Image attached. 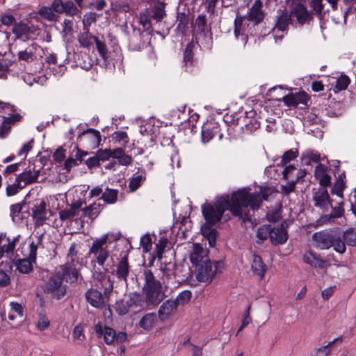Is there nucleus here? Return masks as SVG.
I'll return each mask as SVG.
<instances>
[{
  "mask_svg": "<svg viewBox=\"0 0 356 356\" xmlns=\"http://www.w3.org/2000/svg\"><path fill=\"white\" fill-rule=\"evenodd\" d=\"M190 261L195 268L196 280L200 282L211 283L213 280L221 273L224 266L222 261L210 259L208 252L199 243H193V251L190 254Z\"/></svg>",
  "mask_w": 356,
  "mask_h": 356,
  "instance_id": "f257e3e1",
  "label": "nucleus"
},
{
  "mask_svg": "<svg viewBox=\"0 0 356 356\" xmlns=\"http://www.w3.org/2000/svg\"><path fill=\"white\" fill-rule=\"evenodd\" d=\"M231 199L232 202L231 213L234 216L241 218L243 222L250 220V218L248 213L243 212V208L247 209L250 207L253 210L258 209L263 202L260 195L249 193L245 189H240L236 192H233L231 195Z\"/></svg>",
  "mask_w": 356,
  "mask_h": 356,
  "instance_id": "f03ea898",
  "label": "nucleus"
},
{
  "mask_svg": "<svg viewBox=\"0 0 356 356\" xmlns=\"http://www.w3.org/2000/svg\"><path fill=\"white\" fill-rule=\"evenodd\" d=\"M232 202L229 195L216 198L213 204L205 202L202 205V212L205 220L204 223L216 225L223 218L225 211H231Z\"/></svg>",
  "mask_w": 356,
  "mask_h": 356,
  "instance_id": "7ed1b4c3",
  "label": "nucleus"
},
{
  "mask_svg": "<svg viewBox=\"0 0 356 356\" xmlns=\"http://www.w3.org/2000/svg\"><path fill=\"white\" fill-rule=\"evenodd\" d=\"M143 275L145 284L142 291L145 295V302L147 306L156 307L165 298L161 283L155 278L151 270H145Z\"/></svg>",
  "mask_w": 356,
  "mask_h": 356,
  "instance_id": "20e7f679",
  "label": "nucleus"
},
{
  "mask_svg": "<svg viewBox=\"0 0 356 356\" xmlns=\"http://www.w3.org/2000/svg\"><path fill=\"white\" fill-rule=\"evenodd\" d=\"M312 239L322 250L333 247L334 250L339 254L346 252V248L343 241L341 240V231L339 228L316 232L312 235Z\"/></svg>",
  "mask_w": 356,
  "mask_h": 356,
  "instance_id": "39448f33",
  "label": "nucleus"
},
{
  "mask_svg": "<svg viewBox=\"0 0 356 356\" xmlns=\"http://www.w3.org/2000/svg\"><path fill=\"white\" fill-rule=\"evenodd\" d=\"M263 6L261 0H256L249 9L247 15H241L238 12L236 13L234 19V35L236 38L238 37L239 31L241 30L243 23L245 19L252 23L253 26H257L263 22L266 15L262 10Z\"/></svg>",
  "mask_w": 356,
  "mask_h": 356,
  "instance_id": "423d86ee",
  "label": "nucleus"
},
{
  "mask_svg": "<svg viewBox=\"0 0 356 356\" xmlns=\"http://www.w3.org/2000/svg\"><path fill=\"white\" fill-rule=\"evenodd\" d=\"M63 279L60 272L52 273L42 286L43 292L51 298L60 300L66 294V285L63 284Z\"/></svg>",
  "mask_w": 356,
  "mask_h": 356,
  "instance_id": "0eeeda50",
  "label": "nucleus"
},
{
  "mask_svg": "<svg viewBox=\"0 0 356 356\" xmlns=\"http://www.w3.org/2000/svg\"><path fill=\"white\" fill-rule=\"evenodd\" d=\"M290 14L292 19H294V26H302L304 24H309L314 19V12L308 10L302 2H298L295 5H290Z\"/></svg>",
  "mask_w": 356,
  "mask_h": 356,
  "instance_id": "6e6552de",
  "label": "nucleus"
},
{
  "mask_svg": "<svg viewBox=\"0 0 356 356\" xmlns=\"http://www.w3.org/2000/svg\"><path fill=\"white\" fill-rule=\"evenodd\" d=\"M100 132L93 128H88L81 132L77 137V142L84 148L94 149L101 145Z\"/></svg>",
  "mask_w": 356,
  "mask_h": 356,
  "instance_id": "1a4fd4ad",
  "label": "nucleus"
},
{
  "mask_svg": "<svg viewBox=\"0 0 356 356\" xmlns=\"http://www.w3.org/2000/svg\"><path fill=\"white\" fill-rule=\"evenodd\" d=\"M260 117L257 114L254 110L245 112L243 118H238L236 120V124L240 125L242 132L245 134H250L260 127Z\"/></svg>",
  "mask_w": 356,
  "mask_h": 356,
  "instance_id": "9d476101",
  "label": "nucleus"
},
{
  "mask_svg": "<svg viewBox=\"0 0 356 356\" xmlns=\"http://www.w3.org/2000/svg\"><path fill=\"white\" fill-rule=\"evenodd\" d=\"M312 200L314 206L323 212L328 211L332 207V200L328 193L327 188H318L316 191H314Z\"/></svg>",
  "mask_w": 356,
  "mask_h": 356,
  "instance_id": "9b49d317",
  "label": "nucleus"
},
{
  "mask_svg": "<svg viewBox=\"0 0 356 356\" xmlns=\"http://www.w3.org/2000/svg\"><path fill=\"white\" fill-rule=\"evenodd\" d=\"M53 8L55 13L65 14L66 16L73 17L81 13L80 9L71 0L65 2L62 0H54Z\"/></svg>",
  "mask_w": 356,
  "mask_h": 356,
  "instance_id": "f8f14e48",
  "label": "nucleus"
},
{
  "mask_svg": "<svg viewBox=\"0 0 356 356\" xmlns=\"http://www.w3.org/2000/svg\"><path fill=\"white\" fill-rule=\"evenodd\" d=\"M309 100V95L304 91L288 94L282 99V101H283L288 107L294 108L298 107L300 104L307 106Z\"/></svg>",
  "mask_w": 356,
  "mask_h": 356,
  "instance_id": "ddd939ff",
  "label": "nucleus"
},
{
  "mask_svg": "<svg viewBox=\"0 0 356 356\" xmlns=\"http://www.w3.org/2000/svg\"><path fill=\"white\" fill-rule=\"evenodd\" d=\"M329 170V168L322 163H318L316 167L314 177L319 182V188H327L331 186L332 177L328 174Z\"/></svg>",
  "mask_w": 356,
  "mask_h": 356,
  "instance_id": "4468645a",
  "label": "nucleus"
},
{
  "mask_svg": "<svg viewBox=\"0 0 356 356\" xmlns=\"http://www.w3.org/2000/svg\"><path fill=\"white\" fill-rule=\"evenodd\" d=\"M220 131V127L215 121L207 122L202 126V141L204 143L209 142Z\"/></svg>",
  "mask_w": 356,
  "mask_h": 356,
  "instance_id": "2eb2a0df",
  "label": "nucleus"
},
{
  "mask_svg": "<svg viewBox=\"0 0 356 356\" xmlns=\"http://www.w3.org/2000/svg\"><path fill=\"white\" fill-rule=\"evenodd\" d=\"M303 261L313 268H327L330 264L318 257L313 252L309 250L303 256Z\"/></svg>",
  "mask_w": 356,
  "mask_h": 356,
  "instance_id": "dca6fc26",
  "label": "nucleus"
},
{
  "mask_svg": "<svg viewBox=\"0 0 356 356\" xmlns=\"http://www.w3.org/2000/svg\"><path fill=\"white\" fill-rule=\"evenodd\" d=\"M85 297L87 302L95 308H102L104 305V299L102 293L97 289H88Z\"/></svg>",
  "mask_w": 356,
  "mask_h": 356,
  "instance_id": "f3484780",
  "label": "nucleus"
},
{
  "mask_svg": "<svg viewBox=\"0 0 356 356\" xmlns=\"http://www.w3.org/2000/svg\"><path fill=\"white\" fill-rule=\"evenodd\" d=\"M280 14L277 17L275 28L279 31H284L289 24H291L294 26V19H292L290 12H289L286 8L284 10H279Z\"/></svg>",
  "mask_w": 356,
  "mask_h": 356,
  "instance_id": "a211bd4d",
  "label": "nucleus"
},
{
  "mask_svg": "<svg viewBox=\"0 0 356 356\" xmlns=\"http://www.w3.org/2000/svg\"><path fill=\"white\" fill-rule=\"evenodd\" d=\"M214 225L204 223L201 226L200 232L202 235L205 238L211 248L215 247L216 244V238L218 235V231L213 228Z\"/></svg>",
  "mask_w": 356,
  "mask_h": 356,
  "instance_id": "6ab92c4d",
  "label": "nucleus"
},
{
  "mask_svg": "<svg viewBox=\"0 0 356 356\" xmlns=\"http://www.w3.org/2000/svg\"><path fill=\"white\" fill-rule=\"evenodd\" d=\"M289 238L287 230L282 229V228L271 227L270 232V242L275 245L284 244Z\"/></svg>",
  "mask_w": 356,
  "mask_h": 356,
  "instance_id": "aec40b11",
  "label": "nucleus"
},
{
  "mask_svg": "<svg viewBox=\"0 0 356 356\" xmlns=\"http://www.w3.org/2000/svg\"><path fill=\"white\" fill-rule=\"evenodd\" d=\"M177 26L176 28V31L177 33H180L182 35H184L188 29V26L189 24V10H187V12H186V10L184 9V11H180L179 9L177 12Z\"/></svg>",
  "mask_w": 356,
  "mask_h": 356,
  "instance_id": "412c9836",
  "label": "nucleus"
},
{
  "mask_svg": "<svg viewBox=\"0 0 356 356\" xmlns=\"http://www.w3.org/2000/svg\"><path fill=\"white\" fill-rule=\"evenodd\" d=\"M29 209L32 210V217L36 218L37 216L47 215V204L43 200H35L33 202H28Z\"/></svg>",
  "mask_w": 356,
  "mask_h": 356,
  "instance_id": "4be33fe9",
  "label": "nucleus"
},
{
  "mask_svg": "<svg viewBox=\"0 0 356 356\" xmlns=\"http://www.w3.org/2000/svg\"><path fill=\"white\" fill-rule=\"evenodd\" d=\"M61 268L62 272H60V275L63 280L65 278L66 282H69L70 284L75 283L77 281L79 273L74 266L71 265H65Z\"/></svg>",
  "mask_w": 356,
  "mask_h": 356,
  "instance_id": "5701e85b",
  "label": "nucleus"
},
{
  "mask_svg": "<svg viewBox=\"0 0 356 356\" xmlns=\"http://www.w3.org/2000/svg\"><path fill=\"white\" fill-rule=\"evenodd\" d=\"M129 273V265L128 257L126 255L121 259L117 266L116 276L119 280H122L127 283Z\"/></svg>",
  "mask_w": 356,
  "mask_h": 356,
  "instance_id": "b1692460",
  "label": "nucleus"
},
{
  "mask_svg": "<svg viewBox=\"0 0 356 356\" xmlns=\"http://www.w3.org/2000/svg\"><path fill=\"white\" fill-rule=\"evenodd\" d=\"M320 161L321 154L312 149L306 150L302 154L300 157V162L302 165H311L312 162L318 164Z\"/></svg>",
  "mask_w": 356,
  "mask_h": 356,
  "instance_id": "393cba45",
  "label": "nucleus"
},
{
  "mask_svg": "<svg viewBox=\"0 0 356 356\" xmlns=\"http://www.w3.org/2000/svg\"><path fill=\"white\" fill-rule=\"evenodd\" d=\"M176 302L172 299H168L163 302L159 309V317L163 319L164 316H170L177 309Z\"/></svg>",
  "mask_w": 356,
  "mask_h": 356,
  "instance_id": "a878e982",
  "label": "nucleus"
},
{
  "mask_svg": "<svg viewBox=\"0 0 356 356\" xmlns=\"http://www.w3.org/2000/svg\"><path fill=\"white\" fill-rule=\"evenodd\" d=\"M252 270L254 275L263 279L267 270V266L264 263L261 257L259 255H254L253 262L251 266Z\"/></svg>",
  "mask_w": 356,
  "mask_h": 356,
  "instance_id": "bb28decb",
  "label": "nucleus"
},
{
  "mask_svg": "<svg viewBox=\"0 0 356 356\" xmlns=\"http://www.w3.org/2000/svg\"><path fill=\"white\" fill-rule=\"evenodd\" d=\"M38 47H39V45L34 42L25 50L19 51L17 54L19 60H24L28 63L33 61Z\"/></svg>",
  "mask_w": 356,
  "mask_h": 356,
  "instance_id": "cd10ccee",
  "label": "nucleus"
},
{
  "mask_svg": "<svg viewBox=\"0 0 356 356\" xmlns=\"http://www.w3.org/2000/svg\"><path fill=\"white\" fill-rule=\"evenodd\" d=\"M53 8V3L51 6H42L38 12V14L43 19L49 21L55 22L58 20V15L56 14Z\"/></svg>",
  "mask_w": 356,
  "mask_h": 356,
  "instance_id": "c85d7f7f",
  "label": "nucleus"
},
{
  "mask_svg": "<svg viewBox=\"0 0 356 356\" xmlns=\"http://www.w3.org/2000/svg\"><path fill=\"white\" fill-rule=\"evenodd\" d=\"M12 33L15 35V40H17L22 38L24 35H29L32 33L33 31H31V27L28 26V24L21 21L15 24V26L12 29Z\"/></svg>",
  "mask_w": 356,
  "mask_h": 356,
  "instance_id": "c756f323",
  "label": "nucleus"
},
{
  "mask_svg": "<svg viewBox=\"0 0 356 356\" xmlns=\"http://www.w3.org/2000/svg\"><path fill=\"white\" fill-rule=\"evenodd\" d=\"M35 261L29 260V258L19 259L15 265L17 269L22 274H29L33 270V264Z\"/></svg>",
  "mask_w": 356,
  "mask_h": 356,
  "instance_id": "7c9ffc66",
  "label": "nucleus"
},
{
  "mask_svg": "<svg viewBox=\"0 0 356 356\" xmlns=\"http://www.w3.org/2000/svg\"><path fill=\"white\" fill-rule=\"evenodd\" d=\"M108 238L109 234H106L100 238H97L96 240L93 241L92 246L90 248V253L97 255V253L101 252L102 250L106 249V248L104 246L106 244Z\"/></svg>",
  "mask_w": 356,
  "mask_h": 356,
  "instance_id": "2f4dec72",
  "label": "nucleus"
},
{
  "mask_svg": "<svg viewBox=\"0 0 356 356\" xmlns=\"http://www.w3.org/2000/svg\"><path fill=\"white\" fill-rule=\"evenodd\" d=\"M341 240L349 246H356V229L350 228L343 233L341 232Z\"/></svg>",
  "mask_w": 356,
  "mask_h": 356,
  "instance_id": "473e14b6",
  "label": "nucleus"
},
{
  "mask_svg": "<svg viewBox=\"0 0 356 356\" xmlns=\"http://www.w3.org/2000/svg\"><path fill=\"white\" fill-rule=\"evenodd\" d=\"M165 3L163 1L157 0L153 7V18L157 22H160L165 16Z\"/></svg>",
  "mask_w": 356,
  "mask_h": 356,
  "instance_id": "72a5a7b5",
  "label": "nucleus"
},
{
  "mask_svg": "<svg viewBox=\"0 0 356 356\" xmlns=\"http://www.w3.org/2000/svg\"><path fill=\"white\" fill-rule=\"evenodd\" d=\"M342 175L345 177V173L343 172L341 175L338 176L330 190L331 194L337 195L338 197L341 198H343V192L346 187V184L343 180Z\"/></svg>",
  "mask_w": 356,
  "mask_h": 356,
  "instance_id": "f704fd0d",
  "label": "nucleus"
},
{
  "mask_svg": "<svg viewBox=\"0 0 356 356\" xmlns=\"http://www.w3.org/2000/svg\"><path fill=\"white\" fill-rule=\"evenodd\" d=\"M156 314L154 313L146 314L139 321L138 325L146 331L150 330L154 325Z\"/></svg>",
  "mask_w": 356,
  "mask_h": 356,
  "instance_id": "c9c22d12",
  "label": "nucleus"
},
{
  "mask_svg": "<svg viewBox=\"0 0 356 356\" xmlns=\"http://www.w3.org/2000/svg\"><path fill=\"white\" fill-rule=\"evenodd\" d=\"M194 43L193 42H190L187 44L186 49L184 51L183 61L185 65L191 66L194 62L193 60V49H194Z\"/></svg>",
  "mask_w": 356,
  "mask_h": 356,
  "instance_id": "e433bc0d",
  "label": "nucleus"
},
{
  "mask_svg": "<svg viewBox=\"0 0 356 356\" xmlns=\"http://www.w3.org/2000/svg\"><path fill=\"white\" fill-rule=\"evenodd\" d=\"M93 40L95 42L97 49L102 57V58L104 60L103 65L105 67H107V49L106 47V44L104 42H102L98 37L93 36Z\"/></svg>",
  "mask_w": 356,
  "mask_h": 356,
  "instance_id": "4c0bfd02",
  "label": "nucleus"
},
{
  "mask_svg": "<svg viewBox=\"0 0 356 356\" xmlns=\"http://www.w3.org/2000/svg\"><path fill=\"white\" fill-rule=\"evenodd\" d=\"M118 191L106 188L105 192L102 195V199L106 204H114L117 201Z\"/></svg>",
  "mask_w": 356,
  "mask_h": 356,
  "instance_id": "58836bf2",
  "label": "nucleus"
},
{
  "mask_svg": "<svg viewBox=\"0 0 356 356\" xmlns=\"http://www.w3.org/2000/svg\"><path fill=\"white\" fill-rule=\"evenodd\" d=\"M207 20L206 15H199L194 24V31H196L199 33L205 35V31L207 28Z\"/></svg>",
  "mask_w": 356,
  "mask_h": 356,
  "instance_id": "ea45409f",
  "label": "nucleus"
},
{
  "mask_svg": "<svg viewBox=\"0 0 356 356\" xmlns=\"http://www.w3.org/2000/svg\"><path fill=\"white\" fill-rule=\"evenodd\" d=\"M271 227L270 225L267 224L260 226L257 231V237L261 241H266L268 238L270 239Z\"/></svg>",
  "mask_w": 356,
  "mask_h": 356,
  "instance_id": "a19ab883",
  "label": "nucleus"
},
{
  "mask_svg": "<svg viewBox=\"0 0 356 356\" xmlns=\"http://www.w3.org/2000/svg\"><path fill=\"white\" fill-rule=\"evenodd\" d=\"M1 249L6 253V257L9 259V262L8 264V269L12 270L13 264L15 261V259L13 257L14 256L15 248H14L13 245L8 242V244L2 245Z\"/></svg>",
  "mask_w": 356,
  "mask_h": 356,
  "instance_id": "79ce46f5",
  "label": "nucleus"
},
{
  "mask_svg": "<svg viewBox=\"0 0 356 356\" xmlns=\"http://www.w3.org/2000/svg\"><path fill=\"white\" fill-rule=\"evenodd\" d=\"M168 243V239L166 237H161L157 243L155 244V250L153 252L156 253L157 258L161 260L163 257V254L165 248Z\"/></svg>",
  "mask_w": 356,
  "mask_h": 356,
  "instance_id": "37998d69",
  "label": "nucleus"
},
{
  "mask_svg": "<svg viewBox=\"0 0 356 356\" xmlns=\"http://www.w3.org/2000/svg\"><path fill=\"white\" fill-rule=\"evenodd\" d=\"M299 152L298 149H291L286 151L281 158L282 166L286 165L290 161L294 160L298 156Z\"/></svg>",
  "mask_w": 356,
  "mask_h": 356,
  "instance_id": "c03bdc74",
  "label": "nucleus"
},
{
  "mask_svg": "<svg viewBox=\"0 0 356 356\" xmlns=\"http://www.w3.org/2000/svg\"><path fill=\"white\" fill-rule=\"evenodd\" d=\"M142 300L143 297L140 293L133 292L129 294V300H127L125 302L129 309L131 307H137L140 305Z\"/></svg>",
  "mask_w": 356,
  "mask_h": 356,
  "instance_id": "a18cd8bd",
  "label": "nucleus"
},
{
  "mask_svg": "<svg viewBox=\"0 0 356 356\" xmlns=\"http://www.w3.org/2000/svg\"><path fill=\"white\" fill-rule=\"evenodd\" d=\"M92 40H93V36L90 35L89 30H83L78 38L80 45L86 48H89L92 45Z\"/></svg>",
  "mask_w": 356,
  "mask_h": 356,
  "instance_id": "49530a36",
  "label": "nucleus"
},
{
  "mask_svg": "<svg viewBox=\"0 0 356 356\" xmlns=\"http://www.w3.org/2000/svg\"><path fill=\"white\" fill-rule=\"evenodd\" d=\"M97 17H99V15L96 14L94 12L86 13L83 15V18L82 20L83 26V30H89V28L91 26L92 23L96 22Z\"/></svg>",
  "mask_w": 356,
  "mask_h": 356,
  "instance_id": "de8ad7c7",
  "label": "nucleus"
},
{
  "mask_svg": "<svg viewBox=\"0 0 356 356\" xmlns=\"http://www.w3.org/2000/svg\"><path fill=\"white\" fill-rule=\"evenodd\" d=\"M192 297V293L189 290H185L181 291L177 296V298L175 300V302H176L177 305H184L186 303H188Z\"/></svg>",
  "mask_w": 356,
  "mask_h": 356,
  "instance_id": "09e8293b",
  "label": "nucleus"
},
{
  "mask_svg": "<svg viewBox=\"0 0 356 356\" xmlns=\"http://www.w3.org/2000/svg\"><path fill=\"white\" fill-rule=\"evenodd\" d=\"M116 332L112 327L104 326V339L106 344L110 345L115 341Z\"/></svg>",
  "mask_w": 356,
  "mask_h": 356,
  "instance_id": "8fccbe9b",
  "label": "nucleus"
},
{
  "mask_svg": "<svg viewBox=\"0 0 356 356\" xmlns=\"http://www.w3.org/2000/svg\"><path fill=\"white\" fill-rule=\"evenodd\" d=\"M338 341L342 342L341 337L334 339L333 341L329 342V343L326 346L318 348L314 356H319L321 354L324 356H327L330 353V346Z\"/></svg>",
  "mask_w": 356,
  "mask_h": 356,
  "instance_id": "3c124183",
  "label": "nucleus"
},
{
  "mask_svg": "<svg viewBox=\"0 0 356 356\" xmlns=\"http://www.w3.org/2000/svg\"><path fill=\"white\" fill-rule=\"evenodd\" d=\"M266 220L270 222H277L282 218V208L268 211L266 216Z\"/></svg>",
  "mask_w": 356,
  "mask_h": 356,
  "instance_id": "603ef678",
  "label": "nucleus"
},
{
  "mask_svg": "<svg viewBox=\"0 0 356 356\" xmlns=\"http://www.w3.org/2000/svg\"><path fill=\"white\" fill-rule=\"evenodd\" d=\"M278 193L277 190L272 187L268 186H264L260 187L259 193H258V195H260L262 200L268 201L270 199V197L273 194Z\"/></svg>",
  "mask_w": 356,
  "mask_h": 356,
  "instance_id": "864d4df0",
  "label": "nucleus"
},
{
  "mask_svg": "<svg viewBox=\"0 0 356 356\" xmlns=\"http://www.w3.org/2000/svg\"><path fill=\"white\" fill-rule=\"evenodd\" d=\"M113 307L117 314L120 316H124L127 314L129 310L128 306L126 305V302L122 299L116 300Z\"/></svg>",
  "mask_w": 356,
  "mask_h": 356,
  "instance_id": "5fc2aeb1",
  "label": "nucleus"
},
{
  "mask_svg": "<svg viewBox=\"0 0 356 356\" xmlns=\"http://www.w3.org/2000/svg\"><path fill=\"white\" fill-rule=\"evenodd\" d=\"M140 242L144 253L150 252L152 246V241L149 234H145L141 237Z\"/></svg>",
  "mask_w": 356,
  "mask_h": 356,
  "instance_id": "6e6d98bb",
  "label": "nucleus"
},
{
  "mask_svg": "<svg viewBox=\"0 0 356 356\" xmlns=\"http://www.w3.org/2000/svg\"><path fill=\"white\" fill-rule=\"evenodd\" d=\"M145 177L141 175H137L133 177L129 184V188L131 192L136 191L142 184L143 181H145Z\"/></svg>",
  "mask_w": 356,
  "mask_h": 356,
  "instance_id": "4d7b16f0",
  "label": "nucleus"
},
{
  "mask_svg": "<svg viewBox=\"0 0 356 356\" xmlns=\"http://www.w3.org/2000/svg\"><path fill=\"white\" fill-rule=\"evenodd\" d=\"M310 6L313 8L314 15L316 14L319 17V19L321 20L323 9V0H312Z\"/></svg>",
  "mask_w": 356,
  "mask_h": 356,
  "instance_id": "13d9d810",
  "label": "nucleus"
},
{
  "mask_svg": "<svg viewBox=\"0 0 356 356\" xmlns=\"http://www.w3.org/2000/svg\"><path fill=\"white\" fill-rule=\"evenodd\" d=\"M16 182L24 181L25 185L33 184V179L31 178V170H29L23 172L22 173L17 175L15 179Z\"/></svg>",
  "mask_w": 356,
  "mask_h": 356,
  "instance_id": "bf43d9fd",
  "label": "nucleus"
},
{
  "mask_svg": "<svg viewBox=\"0 0 356 356\" xmlns=\"http://www.w3.org/2000/svg\"><path fill=\"white\" fill-rule=\"evenodd\" d=\"M350 80L346 75H341L336 81L335 88L338 90H346L350 84Z\"/></svg>",
  "mask_w": 356,
  "mask_h": 356,
  "instance_id": "052dcab7",
  "label": "nucleus"
},
{
  "mask_svg": "<svg viewBox=\"0 0 356 356\" xmlns=\"http://www.w3.org/2000/svg\"><path fill=\"white\" fill-rule=\"evenodd\" d=\"M73 22L72 19H65L63 23V30L62 35L63 37H66L67 35L72 36L73 34Z\"/></svg>",
  "mask_w": 356,
  "mask_h": 356,
  "instance_id": "680f3d73",
  "label": "nucleus"
},
{
  "mask_svg": "<svg viewBox=\"0 0 356 356\" xmlns=\"http://www.w3.org/2000/svg\"><path fill=\"white\" fill-rule=\"evenodd\" d=\"M10 216L12 217V219L14 222L16 221V218H18L19 220H22L23 217H19V214L22 213L23 209L22 207V205L19 204H12L10 207Z\"/></svg>",
  "mask_w": 356,
  "mask_h": 356,
  "instance_id": "e2e57ef3",
  "label": "nucleus"
},
{
  "mask_svg": "<svg viewBox=\"0 0 356 356\" xmlns=\"http://www.w3.org/2000/svg\"><path fill=\"white\" fill-rule=\"evenodd\" d=\"M78 212H74L72 209L70 207V209L62 210L59 212V218L60 220L63 222L71 219L75 216H76Z\"/></svg>",
  "mask_w": 356,
  "mask_h": 356,
  "instance_id": "0e129e2a",
  "label": "nucleus"
},
{
  "mask_svg": "<svg viewBox=\"0 0 356 356\" xmlns=\"http://www.w3.org/2000/svg\"><path fill=\"white\" fill-rule=\"evenodd\" d=\"M96 154L100 162L108 161L112 156L111 149H99L97 151Z\"/></svg>",
  "mask_w": 356,
  "mask_h": 356,
  "instance_id": "69168bd1",
  "label": "nucleus"
},
{
  "mask_svg": "<svg viewBox=\"0 0 356 356\" xmlns=\"http://www.w3.org/2000/svg\"><path fill=\"white\" fill-rule=\"evenodd\" d=\"M65 149L63 147H58L53 154V159L57 163L63 161L65 159Z\"/></svg>",
  "mask_w": 356,
  "mask_h": 356,
  "instance_id": "338daca9",
  "label": "nucleus"
},
{
  "mask_svg": "<svg viewBox=\"0 0 356 356\" xmlns=\"http://www.w3.org/2000/svg\"><path fill=\"white\" fill-rule=\"evenodd\" d=\"M296 184V183L292 180L289 181L286 185H281V193L285 195H289L291 193L295 191Z\"/></svg>",
  "mask_w": 356,
  "mask_h": 356,
  "instance_id": "774afa93",
  "label": "nucleus"
}]
</instances>
